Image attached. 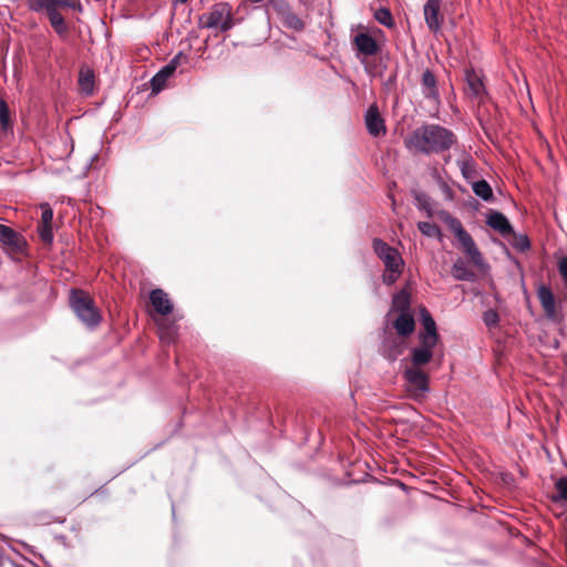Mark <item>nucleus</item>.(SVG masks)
Masks as SVG:
<instances>
[{"label":"nucleus","instance_id":"1","mask_svg":"<svg viewBox=\"0 0 567 567\" xmlns=\"http://www.w3.org/2000/svg\"><path fill=\"white\" fill-rule=\"evenodd\" d=\"M405 148L416 155L441 154L457 142L456 135L439 124H422L404 137Z\"/></svg>","mask_w":567,"mask_h":567},{"label":"nucleus","instance_id":"2","mask_svg":"<svg viewBox=\"0 0 567 567\" xmlns=\"http://www.w3.org/2000/svg\"><path fill=\"white\" fill-rule=\"evenodd\" d=\"M421 321L423 330L419 332V346L411 350V362L414 367L427 364L433 358L434 348L437 346L440 336L436 330V323L429 310L421 308Z\"/></svg>","mask_w":567,"mask_h":567},{"label":"nucleus","instance_id":"3","mask_svg":"<svg viewBox=\"0 0 567 567\" xmlns=\"http://www.w3.org/2000/svg\"><path fill=\"white\" fill-rule=\"evenodd\" d=\"M69 302L79 320L86 327L93 328L100 324L102 320L101 312L87 292L81 289H72Z\"/></svg>","mask_w":567,"mask_h":567},{"label":"nucleus","instance_id":"4","mask_svg":"<svg viewBox=\"0 0 567 567\" xmlns=\"http://www.w3.org/2000/svg\"><path fill=\"white\" fill-rule=\"evenodd\" d=\"M198 25L221 32L230 30L235 25L230 4L227 2L215 3L206 13L199 17Z\"/></svg>","mask_w":567,"mask_h":567},{"label":"nucleus","instance_id":"5","mask_svg":"<svg viewBox=\"0 0 567 567\" xmlns=\"http://www.w3.org/2000/svg\"><path fill=\"white\" fill-rule=\"evenodd\" d=\"M447 224L457 238L464 254L475 266L482 267L484 265V258L472 236L464 229L462 223L457 218L451 217Z\"/></svg>","mask_w":567,"mask_h":567},{"label":"nucleus","instance_id":"6","mask_svg":"<svg viewBox=\"0 0 567 567\" xmlns=\"http://www.w3.org/2000/svg\"><path fill=\"white\" fill-rule=\"evenodd\" d=\"M536 295L546 318L559 322L563 319V301L557 300L550 287L543 284L537 287Z\"/></svg>","mask_w":567,"mask_h":567},{"label":"nucleus","instance_id":"7","mask_svg":"<svg viewBox=\"0 0 567 567\" xmlns=\"http://www.w3.org/2000/svg\"><path fill=\"white\" fill-rule=\"evenodd\" d=\"M375 255L383 261L385 269L403 268L404 261L400 252L380 238L372 241Z\"/></svg>","mask_w":567,"mask_h":567},{"label":"nucleus","instance_id":"8","mask_svg":"<svg viewBox=\"0 0 567 567\" xmlns=\"http://www.w3.org/2000/svg\"><path fill=\"white\" fill-rule=\"evenodd\" d=\"M355 49V55L360 61L379 53L380 47L375 39L368 32H359L352 39Z\"/></svg>","mask_w":567,"mask_h":567},{"label":"nucleus","instance_id":"9","mask_svg":"<svg viewBox=\"0 0 567 567\" xmlns=\"http://www.w3.org/2000/svg\"><path fill=\"white\" fill-rule=\"evenodd\" d=\"M187 62V56L184 55L182 52L175 55L168 64L163 66L151 80L152 84V91L158 93L162 91L165 85L166 81L173 75L176 68L182 63Z\"/></svg>","mask_w":567,"mask_h":567},{"label":"nucleus","instance_id":"10","mask_svg":"<svg viewBox=\"0 0 567 567\" xmlns=\"http://www.w3.org/2000/svg\"><path fill=\"white\" fill-rule=\"evenodd\" d=\"M424 20L432 32H437L443 24L444 16L441 12V0H427L423 8Z\"/></svg>","mask_w":567,"mask_h":567},{"label":"nucleus","instance_id":"11","mask_svg":"<svg viewBox=\"0 0 567 567\" xmlns=\"http://www.w3.org/2000/svg\"><path fill=\"white\" fill-rule=\"evenodd\" d=\"M0 243L11 252H22L25 246L24 238L9 226L0 224Z\"/></svg>","mask_w":567,"mask_h":567},{"label":"nucleus","instance_id":"12","mask_svg":"<svg viewBox=\"0 0 567 567\" xmlns=\"http://www.w3.org/2000/svg\"><path fill=\"white\" fill-rule=\"evenodd\" d=\"M365 126L370 135L385 134V124L375 104L371 105L364 116Z\"/></svg>","mask_w":567,"mask_h":567},{"label":"nucleus","instance_id":"13","mask_svg":"<svg viewBox=\"0 0 567 567\" xmlns=\"http://www.w3.org/2000/svg\"><path fill=\"white\" fill-rule=\"evenodd\" d=\"M150 301L155 311L162 316L169 315L173 311V302L168 295L159 288L151 291Z\"/></svg>","mask_w":567,"mask_h":567},{"label":"nucleus","instance_id":"14","mask_svg":"<svg viewBox=\"0 0 567 567\" xmlns=\"http://www.w3.org/2000/svg\"><path fill=\"white\" fill-rule=\"evenodd\" d=\"M404 378L414 390L425 392L429 390V379L424 371L420 367L406 368L404 371Z\"/></svg>","mask_w":567,"mask_h":567},{"label":"nucleus","instance_id":"15","mask_svg":"<svg viewBox=\"0 0 567 567\" xmlns=\"http://www.w3.org/2000/svg\"><path fill=\"white\" fill-rule=\"evenodd\" d=\"M486 224L498 231L503 237L509 236L513 233V227L507 217L499 212H491L487 215Z\"/></svg>","mask_w":567,"mask_h":567},{"label":"nucleus","instance_id":"16","mask_svg":"<svg viewBox=\"0 0 567 567\" xmlns=\"http://www.w3.org/2000/svg\"><path fill=\"white\" fill-rule=\"evenodd\" d=\"M393 327L398 334L402 337L410 336L415 329V321L412 313L410 311L400 312L393 323Z\"/></svg>","mask_w":567,"mask_h":567},{"label":"nucleus","instance_id":"17","mask_svg":"<svg viewBox=\"0 0 567 567\" xmlns=\"http://www.w3.org/2000/svg\"><path fill=\"white\" fill-rule=\"evenodd\" d=\"M422 93L424 97L439 100V89L436 78L431 70H425L422 74Z\"/></svg>","mask_w":567,"mask_h":567},{"label":"nucleus","instance_id":"18","mask_svg":"<svg viewBox=\"0 0 567 567\" xmlns=\"http://www.w3.org/2000/svg\"><path fill=\"white\" fill-rule=\"evenodd\" d=\"M466 83L468 86V93L474 97H482L484 94V84L478 74H476L473 70L466 71Z\"/></svg>","mask_w":567,"mask_h":567},{"label":"nucleus","instance_id":"19","mask_svg":"<svg viewBox=\"0 0 567 567\" xmlns=\"http://www.w3.org/2000/svg\"><path fill=\"white\" fill-rule=\"evenodd\" d=\"M27 3L34 12H45L51 6H73L71 0H27Z\"/></svg>","mask_w":567,"mask_h":567},{"label":"nucleus","instance_id":"20","mask_svg":"<svg viewBox=\"0 0 567 567\" xmlns=\"http://www.w3.org/2000/svg\"><path fill=\"white\" fill-rule=\"evenodd\" d=\"M79 85L81 91L86 94L91 95L94 91V72L89 69H81L79 74Z\"/></svg>","mask_w":567,"mask_h":567},{"label":"nucleus","instance_id":"21","mask_svg":"<svg viewBox=\"0 0 567 567\" xmlns=\"http://www.w3.org/2000/svg\"><path fill=\"white\" fill-rule=\"evenodd\" d=\"M452 275L456 280H473L475 274L468 269L465 261L458 258L452 266Z\"/></svg>","mask_w":567,"mask_h":567},{"label":"nucleus","instance_id":"22","mask_svg":"<svg viewBox=\"0 0 567 567\" xmlns=\"http://www.w3.org/2000/svg\"><path fill=\"white\" fill-rule=\"evenodd\" d=\"M472 189L477 197L485 202H492L494 199L493 189L485 179L472 183Z\"/></svg>","mask_w":567,"mask_h":567},{"label":"nucleus","instance_id":"23","mask_svg":"<svg viewBox=\"0 0 567 567\" xmlns=\"http://www.w3.org/2000/svg\"><path fill=\"white\" fill-rule=\"evenodd\" d=\"M555 489L556 494L551 496V501L567 503V476L559 477L555 482Z\"/></svg>","mask_w":567,"mask_h":567},{"label":"nucleus","instance_id":"24","mask_svg":"<svg viewBox=\"0 0 567 567\" xmlns=\"http://www.w3.org/2000/svg\"><path fill=\"white\" fill-rule=\"evenodd\" d=\"M50 20V23L54 31L61 37L65 38L69 32V28L64 21V18L61 13L53 14V17Z\"/></svg>","mask_w":567,"mask_h":567},{"label":"nucleus","instance_id":"25","mask_svg":"<svg viewBox=\"0 0 567 567\" xmlns=\"http://www.w3.org/2000/svg\"><path fill=\"white\" fill-rule=\"evenodd\" d=\"M374 18L384 27L391 28L394 25L392 13L386 8H379L374 13Z\"/></svg>","mask_w":567,"mask_h":567},{"label":"nucleus","instance_id":"26","mask_svg":"<svg viewBox=\"0 0 567 567\" xmlns=\"http://www.w3.org/2000/svg\"><path fill=\"white\" fill-rule=\"evenodd\" d=\"M393 306L403 311H410V295L405 290L400 291L393 299Z\"/></svg>","mask_w":567,"mask_h":567},{"label":"nucleus","instance_id":"27","mask_svg":"<svg viewBox=\"0 0 567 567\" xmlns=\"http://www.w3.org/2000/svg\"><path fill=\"white\" fill-rule=\"evenodd\" d=\"M419 230L427 237H439L441 235L440 227L436 224L429 221H420L417 224Z\"/></svg>","mask_w":567,"mask_h":567},{"label":"nucleus","instance_id":"28","mask_svg":"<svg viewBox=\"0 0 567 567\" xmlns=\"http://www.w3.org/2000/svg\"><path fill=\"white\" fill-rule=\"evenodd\" d=\"M38 234L41 240L45 245H51L53 241V228L52 224L45 225V224H39L38 226Z\"/></svg>","mask_w":567,"mask_h":567},{"label":"nucleus","instance_id":"29","mask_svg":"<svg viewBox=\"0 0 567 567\" xmlns=\"http://www.w3.org/2000/svg\"><path fill=\"white\" fill-rule=\"evenodd\" d=\"M0 125L3 131H8L11 127L10 111L4 101H0Z\"/></svg>","mask_w":567,"mask_h":567},{"label":"nucleus","instance_id":"30","mask_svg":"<svg viewBox=\"0 0 567 567\" xmlns=\"http://www.w3.org/2000/svg\"><path fill=\"white\" fill-rule=\"evenodd\" d=\"M513 236L512 246L519 251H526L530 247V243L527 236L517 235L514 231L511 234Z\"/></svg>","mask_w":567,"mask_h":567},{"label":"nucleus","instance_id":"31","mask_svg":"<svg viewBox=\"0 0 567 567\" xmlns=\"http://www.w3.org/2000/svg\"><path fill=\"white\" fill-rule=\"evenodd\" d=\"M460 169L465 179H471L475 174V167L472 158H465L458 162Z\"/></svg>","mask_w":567,"mask_h":567},{"label":"nucleus","instance_id":"32","mask_svg":"<svg viewBox=\"0 0 567 567\" xmlns=\"http://www.w3.org/2000/svg\"><path fill=\"white\" fill-rule=\"evenodd\" d=\"M403 268L395 269H385L383 274V282L386 285H393L400 277Z\"/></svg>","mask_w":567,"mask_h":567},{"label":"nucleus","instance_id":"33","mask_svg":"<svg viewBox=\"0 0 567 567\" xmlns=\"http://www.w3.org/2000/svg\"><path fill=\"white\" fill-rule=\"evenodd\" d=\"M41 220L39 224H52L53 221V210L49 206V204L41 205Z\"/></svg>","mask_w":567,"mask_h":567},{"label":"nucleus","instance_id":"34","mask_svg":"<svg viewBox=\"0 0 567 567\" xmlns=\"http://www.w3.org/2000/svg\"><path fill=\"white\" fill-rule=\"evenodd\" d=\"M499 317L495 310H487L483 315V321L487 327H494L498 323Z\"/></svg>","mask_w":567,"mask_h":567},{"label":"nucleus","instance_id":"35","mask_svg":"<svg viewBox=\"0 0 567 567\" xmlns=\"http://www.w3.org/2000/svg\"><path fill=\"white\" fill-rule=\"evenodd\" d=\"M559 275L567 288V256H563L557 264Z\"/></svg>","mask_w":567,"mask_h":567},{"label":"nucleus","instance_id":"36","mask_svg":"<svg viewBox=\"0 0 567 567\" xmlns=\"http://www.w3.org/2000/svg\"><path fill=\"white\" fill-rule=\"evenodd\" d=\"M288 25L291 27L295 30H302L305 24L301 19H299L297 16L291 14L287 18Z\"/></svg>","mask_w":567,"mask_h":567},{"label":"nucleus","instance_id":"37","mask_svg":"<svg viewBox=\"0 0 567 567\" xmlns=\"http://www.w3.org/2000/svg\"><path fill=\"white\" fill-rule=\"evenodd\" d=\"M175 334L176 332L173 328H161V339L166 342H173Z\"/></svg>","mask_w":567,"mask_h":567},{"label":"nucleus","instance_id":"38","mask_svg":"<svg viewBox=\"0 0 567 567\" xmlns=\"http://www.w3.org/2000/svg\"><path fill=\"white\" fill-rule=\"evenodd\" d=\"M66 8H75V3L73 2V6H51L44 13L51 19L53 14L60 13L61 10Z\"/></svg>","mask_w":567,"mask_h":567},{"label":"nucleus","instance_id":"39","mask_svg":"<svg viewBox=\"0 0 567 567\" xmlns=\"http://www.w3.org/2000/svg\"><path fill=\"white\" fill-rule=\"evenodd\" d=\"M310 430L311 432H316V434L321 437V433L318 427H310Z\"/></svg>","mask_w":567,"mask_h":567},{"label":"nucleus","instance_id":"40","mask_svg":"<svg viewBox=\"0 0 567 567\" xmlns=\"http://www.w3.org/2000/svg\"><path fill=\"white\" fill-rule=\"evenodd\" d=\"M301 429H302V432H303L307 436H309V435H310V432H309V431H307V430H308V427L302 426Z\"/></svg>","mask_w":567,"mask_h":567},{"label":"nucleus","instance_id":"41","mask_svg":"<svg viewBox=\"0 0 567 567\" xmlns=\"http://www.w3.org/2000/svg\"><path fill=\"white\" fill-rule=\"evenodd\" d=\"M39 520L42 522L43 524L49 523V520H47L45 518H42V517H40Z\"/></svg>","mask_w":567,"mask_h":567},{"label":"nucleus","instance_id":"42","mask_svg":"<svg viewBox=\"0 0 567 567\" xmlns=\"http://www.w3.org/2000/svg\"><path fill=\"white\" fill-rule=\"evenodd\" d=\"M172 512H173V517L175 516V508L173 507L172 508Z\"/></svg>","mask_w":567,"mask_h":567},{"label":"nucleus","instance_id":"43","mask_svg":"<svg viewBox=\"0 0 567 567\" xmlns=\"http://www.w3.org/2000/svg\"><path fill=\"white\" fill-rule=\"evenodd\" d=\"M179 1L184 3V2H186L187 0H179Z\"/></svg>","mask_w":567,"mask_h":567}]
</instances>
